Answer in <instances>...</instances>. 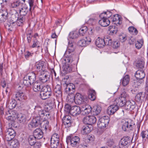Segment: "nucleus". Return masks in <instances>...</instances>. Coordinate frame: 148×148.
Segmentation results:
<instances>
[{
  "mask_svg": "<svg viewBox=\"0 0 148 148\" xmlns=\"http://www.w3.org/2000/svg\"><path fill=\"white\" fill-rule=\"evenodd\" d=\"M36 75H37L36 72L35 73L31 72L27 73L24 77L23 82L24 85L28 86L34 83L36 79Z\"/></svg>",
  "mask_w": 148,
  "mask_h": 148,
  "instance_id": "obj_1",
  "label": "nucleus"
},
{
  "mask_svg": "<svg viewBox=\"0 0 148 148\" xmlns=\"http://www.w3.org/2000/svg\"><path fill=\"white\" fill-rule=\"evenodd\" d=\"M66 87L65 88V92L68 94L67 97L69 100H70L71 102H75V95L73 94L75 91V87L72 83L69 84H65Z\"/></svg>",
  "mask_w": 148,
  "mask_h": 148,
  "instance_id": "obj_2",
  "label": "nucleus"
},
{
  "mask_svg": "<svg viewBox=\"0 0 148 148\" xmlns=\"http://www.w3.org/2000/svg\"><path fill=\"white\" fill-rule=\"evenodd\" d=\"M34 109L38 116L37 117H40L41 119L47 120L50 118L49 112L42 110L40 106L38 105L36 106Z\"/></svg>",
  "mask_w": 148,
  "mask_h": 148,
  "instance_id": "obj_3",
  "label": "nucleus"
},
{
  "mask_svg": "<svg viewBox=\"0 0 148 148\" xmlns=\"http://www.w3.org/2000/svg\"><path fill=\"white\" fill-rule=\"evenodd\" d=\"M52 94L50 87L48 85L43 86L40 93V97L43 100H45L49 98Z\"/></svg>",
  "mask_w": 148,
  "mask_h": 148,
  "instance_id": "obj_4",
  "label": "nucleus"
},
{
  "mask_svg": "<svg viewBox=\"0 0 148 148\" xmlns=\"http://www.w3.org/2000/svg\"><path fill=\"white\" fill-rule=\"evenodd\" d=\"M80 138L78 136H69L66 138V142L67 144L73 147H75L79 144Z\"/></svg>",
  "mask_w": 148,
  "mask_h": 148,
  "instance_id": "obj_5",
  "label": "nucleus"
},
{
  "mask_svg": "<svg viewBox=\"0 0 148 148\" xmlns=\"http://www.w3.org/2000/svg\"><path fill=\"white\" fill-rule=\"evenodd\" d=\"M35 66L36 68V72L37 73V74H40L44 73L46 68L45 63L41 61L36 62Z\"/></svg>",
  "mask_w": 148,
  "mask_h": 148,
  "instance_id": "obj_6",
  "label": "nucleus"
},
{
  "mask_svg": "<svg viewBox=\"0 0 148 148\" xmlns=\"http://www.w3.org/2000/svg\"><path fill=\"white\" fill-rule=\"evenodd\" d=\"M109 121L108 116H103L100 118L98 120L97 124L99 128H103L108 125Z\"/></svg>",
  "mask_w": 148,
  "mask_h": 148,
  "instance_id": "obj_7",
  "label": "nucleus"
},
{
  "mask_svg": "<svg viewBox=\"0 0 148 148\" xmlns=\"http://www.w3.org/2000/svg\"><path fill=\"white\" fill-rule=\"evenodd\" d=\"M59 136L57 134H54L51 139V148H56L59 144Z\"/></svg>",
  "mask_w": 148,
  "mask_h": 148,
  "instance_id": "obj_8",
  "label": "nucleus"
},
{
  "mask_svg": "<svg viewBox=\"0 0 148 148\" xmlns=\"http://www.w3.org/2000/svg\"><path fill=\"white\" fill-rule=\"evenodd\" d=\"M13 96L16 100L21 101H23L27 98L25 93L21 90L17 91L15 92L13 95Z\"/></svg>",
  "mask_w": 148,
  "mask_h": 148,
  "instance_id": "obj_9",
  "label": "nucleus"
},
{
  "mask_svg": "<svg viewBox=\"0 0 148 148\" xmlns=\"http://www.w3.org/2000/svg\"><path fill=\"white\" fill-rule=\"evenodd\" d=\"M108 43L105 42V40L103 39L98 37L95 41V44L96 46L99 48H103L105 45H110L111 44L112 40L109 39Z\"/></svg>",
  "mask_w": 148,
  "mask_h": 148,
  "instance_id": "obj_10",
  "label": "nucleus"
},
{
  "mask_svg": "<svg viewBox=\"0 0 148 148\" xmlns=\"http://www.w3.org/2000/svg\"><path fill=\"white\" fill-rule=\"evenodd\" d=\"M15 135V132L12 128H8L6 132L5 139L8 141H10Z\"/></svg>",
  "mask_w": 148,
  "mask_h": 148,
  "instance_id": "obj_11",
  "label": "nucleus"
},
{
  "mask_svg": "<svg viewBox=\"0 0 148 148\" xmlns=\"http://www.w3.org/2000/svg\"><path fill=\"white\" fill-rule=\"evenodd\" d=\"M96 121V118L93 116H86L83 119V122L84 123L90 125L95 123Z\"/></svg>",
  "mask_w": 148,
  "mask_h": 148,
  "instance_id": "obj_12",
  "label": "nucleus"
},
{
  "mask_svg": "<svg viewBox=\"0 0 148 148\" xmlns=\"http://www.w3.org/2000/svg\"><path fill=\"white\" fill-rule=\"evenodd\" d=\"M130 137L128 136L124 137L121 138L119 143V146L120 148H127L128 143L130 142Z\"/></svg>",
  "mask_w": 148,
  "mask_h": 148,
  "instance_id": "obj_13",
  "label": "nucleus"
},
{
  "mask_svg": "<svg viewBox=\"0 0 148 148\" xmlns=\"http://www.w3.org/2000/svg\"><path fill=\"white\" fill-rule=\"evenodd\" d=\"M101 18L99 21V23L101 26L103 27L108 26L110 24V21L108 18L103 16V14H101L99 16Z\"/></svg>",
  "mask_w": 148,
  "mask_h": 148,
  "instance_id": "obj_14",
  "label": "nucleus"
},
{
  "mask_svg": "<svg viewBox=\"0 0 148 148\" xmlns=\"http://www.w3.org/2000/svg\"><path fill=\"white\" fill-rule=\"evenodd\" d=\"M81 112V109L80 107L77 106H75L71 107L70 113L73 116H76L79 115Z\"/></svg>",
  "mask_w": 148,
  "mask_h": 148,
  "instance_id": "obj_15",
  "label": "nucleus"
},
{
  "mask_svg": "<svg viewBox=\"0 0 148 148\" xmlns=\"http://www.w3.org/2000/svg\"><path fill=\"white\" fill-rule=\"evenodd\" d=\"M91 42V40L89 37H86L84 39H82L78 41V45L81 47H85L89 45Z\"/></svg>",
  "mask_w": 148,
  "mask_h": 148,
  "instance_id": "obj_16",
  "label": "nucleus"
},
{
  "mask_svg": "<svg viewBox=\"0 0 148 148\" xmlns=\"http://www.w3.org/2000/svg\"><path fill=\"white\" fill-rule=\"evenodd\" d=\"M119 109V106L115 103L109 106L107 110V113L109 115H112L114 113Z\"/></svg>",
  "mask_w": 148,
  "mask_h": 148,
  "instance_id": "obj_17",
  "label": "nucleus"
},
{
  "mask_svg": "<svg viewBox=\"0 0 148 148\" xmlns=\"http://www.w3.org/2000/svg\"><path fill=\"white\" fill-rule=\"evenodd\" d=\"M40 121L38 117L34 118L31 122L28 124L29 128L36 127L40 124Z\"/></svg>",
  "mask_w": 148,
  "mask_h": 148,
  "instance_id": "obj_18",
  "label": "nucleus"
},
{
  "mask_svg": "<svg viewBox=\"0 0 148 148\" xmlns=\"http://www.w3.org/2000/svg\"><path fill=\"white\" fill-rule=\"evenodd\" d=\"M92 110L91 107L88 105L86 104L82 106L81 112L83 115L88 114L90 113Z\"/></svg>",
  "mask_w": 148,
  "mask_h": 148,
  "instance_id": "obj_19",
  "label": "nucleus"
},
{
  "mask_svg": "<svg viewBox=\"0 0 148 148\" xmlns=\"http://www.w3.org/2000/svg\"><path fill=\"white\" fill-rule=\"evenodd\" d=\"M110 19L113 23L118 25H120L121 23V19L118 14H116L111 17Z\"/></svg>",
  "mask_w": 148,
  "mask_h": 148,
  "instance_id": "obj_20",
  "label": "nucleus"
},
{
  "mask_svg": "<svg viewBox=\"0 0 148 148\" xmlns=\"http://www.w3.org/2000/svg\"><path fill=\"white\" fill-rule=\"evenodd\" d=\"M136 107L135 102L133 101H127L125 108L126 110L132 111L134 110Z\"/></svg>",
  "mask_w": 148,
  "mask_h": 148,
  "instance_id": "obj_21",
  "label": "nucleus"
},
{
  "mask_svg": "<svg viewBox=\"0 0 148 148\" xmlns=\"http://www.w3.org/2000/svg\"><path fill=\"white\" fill-rule=\"evenodd\" d=\"M127 101L126 99L119 97L116 99L115 101V103L119 107H124L125 106Z\"/></svg>",
  "mask_w": 148,
  "mask_h": 148,
  "instance_id": "obj_22",
  "label": "nucleus"
},
{
  "mask_svg": "<svg viewBox=\"0 0 148 148\" xmlns=\"http://www.w3.org/2000/svg\"><path fill=\"white\" fill-rule=\"evenodd\" d=\"M33 84V90L35 92H41L43 86L40 83L37 82H36L32 84Z\"/></svg>",
  "mask_w": 148,
  "mask_h": 148,
  "instance_id": "obj_23",
  "label": "nucleus"
},
{
  "mask_svg": "<svg viewBox=\"0 0 148 148\" xmlns=\"http://www.w3.org/2000/svg\"><path fill=\"white\" fill-rule=\"evenodd\" d=\"M92 125H90L88 124L83 126L81 130V133L83 134H87L89 133L92 130Z\"/></svg>",
  "mask_w": 148,
  "mask_h": 148,
  "instance_id": "obj_24",
  "label": "nucleus"
},
{
  "mask_svg": "<svg viewBox=\"0 0 148 148\" xmlns=\"http://www.w3.org/2000/svg\"><path fill=\"white\" fill-rule=\"evenodd\" d=\"M43 134L42 131L40 128L36 129L33 132V135L37 139H39L42 138Z\"/></svg>",
  "mask_w": 148,
  "mask_h": 148,
  "instance_id": "obj_25",
  "label": "nucleus"
},
{
  "mask_svg": "<svg viewBox=\"0 0 148 148\" xmlns=\"http://www.w3.org/2000/svg\"><path fill=\"white\" fill-rule=\"evenodd\" d=\"M8 13L6 10L0 11V21L4 22L7 18Z\"/></svg>",
  "mask_w": 148,
  "mask_h": 148,
  "instance_id": "obj_26",
  "label": "nucleus"
},
{
  "mask_svg": "<svg viewBox=\"0 0 148 148\" xmlns=\"http://www.w3.org/2000/svg\"><path fill=\"white\" fill-rule=\"evenodd\" d=\"M37 75L39 76L40 80L42 83H45L48 80L49 78V76L45 73L44 72L40 74H37Z\"/></svg>",
  "mask_w": 148,
  "mask_h": 148,
  "instance_id": "obj_27",
  "label": "nucleus"
},
{
  "mask_svg": "<svg viewBox=\"0 0 148 148\" xmlns=\"http://www.w3.org/2000/svg\"><path fill=\"white\" fill-rule=\"evenodd\" d=\"M71 117L70 116H66L64 117L62 119L63 123L66 127H69L71 126Z\"/></svg>",
  "mask_w": 148,
  "mask_h": 148,
  "instance_id": "obj_28",
  "label": "nucleus"
},
{
  "mask_svg": "<svg viewBox=\"0 0 148 148\" xmlns=\"http://www.w3.org/2000/svg\"><path fill=\"white\" fill-rule=\"evenodd\" d=\"M83 96L81 94L78 93L75 95V103L77 104H82L83 102Z\"/></svg>",
  "mask_w": 148,
  "mask_h": 148,
  "instance_id": "obj_29",
  "label": "nucleus"
},
{
  "mask_svg": "<svg viewBox=\"0 0 148 148\" xmlns=\"http://www.w3.org/2000/svg\"><path fill=\"white\" fill-rule=\"evenodd\" d=\"M101 107L98 104L95 105L93 107L92 110L95 115L99 114L101 110Z\"/></svg>",
  "mask_w": 148,
  "mask_h": 148,
  "instance_id": "obj_30",
  "label": "nucleus"
},
{
  "mask_svg": "<svg viewBox=\"0 0 148 148\" xmlns=\"http://www.w3.org/2000/svg\"><path fill=\"white\" fill-rule=\"evenodd\" d=\"M55 95L56 97H61L62 96L61 87L60 85L57 84L54 89Z\"/></svg>",
  "mask_w": 148,
  "mask_h": 148,
  "instance_id": "obj_31",
  "label": "nucleus"
},
{
  "mask_svg": "<svg viewBox=\"0 0 148 148\" xmlns=\"http://www.w3.org/2000/svg\"><path fill=\"white\" fill-rule=\"evenodd\" d=\"M132 128V125L128 121H125L123 124L122 129L124 131L131 130Z\"/></svg>",
  "mask_w": 148,
  "mask_h": 148,
  "instance_id": "obj_32",
  "label": "nucleus"
},
{
  "mask_svg": "<svg viewBox=\"0 0 148 148\" xmlns=\"http://www.w3.org/2000/svg\"><path fill=\"white\" fill-rule=\"evenodd\" d=\"M63 73L66 74L71 72L72 71L71 67L69 64L66 63H64L62 67Z\"/></svg>",
  "mask_w": 148,
  "mask_h": 148,
  "instance_id": "obj_33",
  "label": "nucleus"
},
{
  "mask_svg": "<svg viewBox=\"0 0 148 148\" xmlns=\"http://www.w3.org/2000/svg\"><path fill=\"white\" fill-rule=\"evenodd\" d=\"M28 11V9L27 6V5H25L21 8V9L19 10L20 16L25 17V16L27 14Z\"/></svg>",
  "mask_w": 148,
  "mask_h": 148,
  "instance_id": "obj_34",
  "label": "nucleus"
},
{
  "mask_svg": "<svg viewBox=\"0 0 148 148\" xmlns=\"http://www.w3.org/2000/svg\"><path fill=\"white\" fill-rule=\"evenodd\" d=\"M17 118L18 121L20 123H24L26 121V119L25 115L22 113L18 114Z\"/></svg>",
  "mask_w": 148,
  "mask_h": 148,
  "instance_id": "obj_35",
  "label": "nucleus"
},
{
  "mask_svg": "<svg viewBox=\"0 0 148 148\" xmlns=\"http://www.w3.org/2000/svg\"><path fill=\"white\" fill-rule=\"evenodd\" d=\"M130 77L129 75H125L123 78L121 80L120 83L123 86H127L130 82Z\"/></svg>",
  "mask_w": 148,
  "mask_h": 148,
  "instance_id": "obj_36",
  "label": "nucleus"
},
{
  "mask_svg": "<svg viewBox=\"0 0 148 148\" xmlns=\"http://www.w3.org/2000/svg\"><path fill=\"white\" fill-rule=\"evenodd\" d=\"M135 77L137 79H143L145 76V74L143 70H138L135 73Z\"/></svg>",
  "mask_w": 148,
  "mask_h": 148,
  "instance_id": "obj_37",
  "label": "nucleus"
},
{
  "mask_svg": "<svg viewBox=\"0 0 148 148\" xmlns=\"http://www.w3.org/2000/svg\"><path fill=\"white\" fill-rule=\"evenodd\" d=\"M144 64V60L142 58L138 59L136 62V66L138 68L140 69L143 68Z\"/></svg>",
  "mask_w": 148,
  "mask_h": 148,
  "instance_id": "obj_38",
  "label": "nucleus"
},
{
  "mask_svg": "<svg viewBox=\"0 0 148 148\" xmlns=\"http://www.w3.org/2000/svg\"><path fill=\"white\" fill-rule=\"evenodd\" d=\"M79 36L78 32L76 31H72L69 34L68 40L69 39H74L78 38Z\"/></svg>",
  "mask_w": 148,
  "mask_h": 148,
  "instance_id": "obj_39",
  "label": "nucleus"
},
{
  "mask_svg": "<svg viewBox=\"0 0 148 148\" xmlns=\"http://www.w3.org/2000/svg\"><path fill=\"white\" fill-rule=\"evenodd\" d=\"M95 92L94 90L90 89L88 91V97L92 101L94 100L96 98Z\"/></svg>",
  "mask_w": 148,
  "mask_h": 148,
  "instance_id": "obj_40",
  "label": "nucleus"
},
{
  "mask_svg": "<svg viewBox=\"0 0 148 148\" xmlns=\"http://www.w3.org/2000/svg\"><path fill=\"white\" fill-rule=\"evenodd\" d=\"M37 138L34 135H30L28 138L29 144L31 146H33L36 142Z\"/></svg>",
  "mask_w": 148,
  "mask_h": 148,
  "instance_id": "obj_41",
  "label": "nucleus"
},
{
  "mask_svg": "<svg viewBox=\"0 0 148 148\" xmlns=\"http://www.w3.org/2000/svg\"><path fill=\"white\" fill-rule=\"evenodd\" d=\"M144 43V40L143 38L138 40L135 43L136 48L137 49H140L142 47Z\"/></svg>",
  "mask_w": 148,
  "mask_h": 148,
  "instance_id": "obj_42",
  "label": "nucleus"
},
{
  "mask_svg": "<svg viewBox=\"0 0 148 148\" xmlns=\"http://www.w3.org/2000/svg\"><path fill=\"white\" fill-rule=\"evenodd\" d=\"M21 5L20 1L19 0H16L11 3V6L12 8H18Z\"/></svg>",
  "mask_w": 148,
  "mask_h": 148,
  "instance_id": "obj_43",
  "label": "nucleus"
},
{
  "mask_svg": "<svg viewBox=\"0 0 148 148\" xmlns=\"http://www.w3.org/2000/svg\"><path fill=\"white\" fill-rule=\"evenodd\" d=\"M87 27L86 26H84L80 28L78 32L79 33V35L80 36H83L87 31Z\"/></svg>",
  "mask_w": 148,
  "mask_h": 148,
  "instance_id": "obj_44",
  "label": "nucleus"
},
{
  "mask_svg": "<svg viewBox=\"0 0 148 148\" xmlns=\"http://www.w3.org/2000/svg\"><path fill=\"white\" fill-rule=\"evenodd\" d=\"M129 32L134 35H136L138 33V31L136 28L133 26L130 27L128 28Z\"/></svg>",
  "mask_w": 148,
  "mask_h": 148,
  "instance_id": "obj_45",
  "label": "nucleus"
},
{
  "mask_svg": "<svg viewBox=\"0 0 148 148\" xmlns=\"http://www.w3.org/2000/svg\"><path fill=\"white\" fill-rule=\"evenodd\" d=\"M10 145L12 146L13 148H16L19 145V143L17 140L15 139L10 141Z\"/></svg>",
  "mask_w": 148,
  "mask_h": 148,
  "instance_id": "obj_46",
  "label": "nucleus"
},
{
  "mask_svg": "<svg viewBox=\"0 0 148 148\" xmlns=\"http://www.w3.org/2000/svg\"><path fill=\"white\" fill-rule=\"evenodd\" d=\"M25 17L20 16V17L18 18L17 21V25L19 26L21 25L23 22L25 21Z\"/></svg>",
  "mask_w": 148,
  "mask_h": 148,
  "instance_id": "obj_47",
  "label": "nucleus"
},
{
  "mask_svg": "<svg viewBox=\"0 0 148 148\" xmlns=\"http://www.w3.org/2000/svg\"><path fill=\"white\" fill-rule=\"evenodd\" d=\"M34 2V0H28V3L30 6L29 10L30 11H31L32 10H34L35 7Z\"/></svg>",
  "mask_w": 148,
  "mask_h": 148,
  "instance_id": "obj_48",
  "label": "nucleus"
},
{
  "mask_svg": "<svg viewBox=\"0 0 148 148\" xmlns=\"http://www.w3.org/2000/svg\"><path fill=\"white\" fill-rule=\"evenodd\" d=\"M127 39V35L123 34L119 36V40L122 42H125Z\"/></svg>",
  "mask_w": 148,
  "mask_h": 148,
  "instance_id": "obj_49",
  "label": "nucleus"
},
{
  "mask_svg": "<svg viewBox=\"0 0 148 148\" xmlns=\"http://www.w3.org/2000/svg\"><path fill=\"white\" fill-rule=\"evenodd\" d=\"M101 14H103V16L104 17L106 18H109L110 17H111L112 16V13L110 11H107L106 12H104L103 13H101Z\"/></svg>",
  "mask_w": 148,
  "mask_h": 148,
  "instance_id": "obj_50",
  "label": "nucleus"
},
{
  "mask_svg": "<svg viewBox=\"0 0 148 148\" xmlns=\"http://www.w3.org/2000/svg\"><path fill=\"white\" fill-rule=\"evenodd\" d=\"M140 135L143 138H148V131L147 130L143 131L141 132Z\"/></svg>",
  "mask_w": 148,
  "mask_h": 148,
  "instance_id": "obj_51",
  "label": "nucleus"
},
{
  "mask_svg": "<svg viewBox=\"0 0 148 148\" xmlns=\"http://www.w3.org/2000/svg\"><path fill=\"white\" fill-rule=\"evenodd\" d=\"M97 18V17L96 16L94 18H90L88 21V22L92 25H94L95 23Z\"/></svg>",
  "mask_w": 148,
  "mask_h": 148,
  "instance_id": "obj_52",
  "label": "nucleus"
},
{
  "mask_svg": "<svg viewBox=\"0 0 148 148\" xmlns=\"http://www.w3.org/2000/svg\"><path fill=\"white\" fill-rule=\"evenodd\" d=\"M144 97L142 96V93L139 92L136 95L135 99L137 101H139L142 100V98H143Z\"/></svg>",
  "mask_w": 148,
  "mask_h": 148,
  "instance_id": "obj_53",
  "label": "nucleus"
},
{
  "mask_svg": "<svg viewBox=\"0 0 148 148\" xmlns=\"http://www.w3.org/2000/svg\"><path fill=\"white\" fill-rule=\"evenodd\" d=\"M112 45L113 48L117 49L120 46V44L119 41H114L112 42Z\"/></svg>",
  "mask_w": 148,
  "mask_h": 148,
  "instance_id": "obj_54",
  "label": "nucleus"
},
{
  "mask_svg": "<svg viewBox=\"0 0 148 148\" xmlns=\"http://www.w3.org/2000/svg\"><path fill=\"white\" fill-rule=\"evenodd\" d=\"M128 94L126 91H124L122 92L121 95V96L119 97L121 98H123L125 99H126L127 98H128Z\"/></svg>",
  "mask_w": 148,
  "mask_h": 148,
  "instance_id": "obj_55",
  "label": "nucleus"
},
{
  "mask_svg": "<svg viewBox=\"0 0 148 148\" xmlns=\"http://www.w3.org/2000/svg\"><path fill=\"white\" fill-rule=\"evenodd\" d=\"M14 23V22H11V23H8L6 26L8 30L12 31L13 29V24Z\"/></svg>",
  "mask_w": 148,
  "mask_h": 148,
  "instance_id": "obj_56",
  "label": "nucleus"
},
{
  "mask_svg": "<svg viewBox=\"0 0 148 148\" xmlns=\"http://www.w3.org/2000/svg\"><path fill=\"white\" fill-rule=\"evenodd\" d=\"M67 48H68L69 49H71L72 51H74V48L73 47V43L72 41H69Z\"/></svg>",
  "mask_w": 148,
  "mask_h": 148,
  "instance_id": "obj_57",
  "label": "nucleus"
},
{
  "mask_svg": "<svg viewBox=\"0 0 148 148\" xmlns=\"http://www.w3.org/2000/svg\"><path fill=\"white\" fill-rule=\"evenodd\" d=\"M64 58V61L67 62L71 63L72 62L73 60L71 58V56H65Z\"/></svg>",
  "mask_w": 148,
  "mask_h": 148,
  "instance_id": "obj_58",
  "label": "nucleus"
},
{
  "mask_svg": "<svg viewBox=\"0 0 148 148\" xmlns=\"http://www.w3.org/2000/svg\"><path fill=\"white\" fill-rule=\"evenodd\" d=\"M88 146V145L86 143H81L77 146V148H87Z\"/></svg>",
  "mask_w": 148,
  "mask_h": 148,
  "instance_id": "obj_59",
  "label": "nucleus"
},
{
  "mask_svg": "<svg viewBox=\"0 0 148 148\" xmlns=\"http://www.w3.org/2000/svg\"><path fill=\"white\" fill-rule=\"evenodd\" d=\"M33 45L32 46V48H34L36 47L38 43V40L36 39H35L33 41Z\"/></svg>",
  "mask_w": 148,
  "mask_h": 148,
  "instance_id": "obj_60",
  "label": "nucleus"
},
{
  "mask_svg": "<svg viewBox=\"0 0 148 148\" xmlns=\"http://www.w3.org/2000/svg\"><path fill=\"white\" fill-rule=\"evenodd\" d=\"M45 124L43 125V127L45 130H47L49 127V122L47 121L46 120H45Z\"/></svg>",
  "mask_w": 148,
  "mask_h": 148,
  "instance_id": "obj_61",
  "label": "nucleus"
},
{
  "mask_svg": "<svg viewBox=\"0 0 148 148\" xmlns=\"http://www.w3.org/2000/svg\"><path fill=\"white\" fill-rule=\"evenodd\" d=\"M41 144L40 143L36 141V143L33 145L34 148H39L41 146Z\"/></svg>",
  "mask_w": 148,
  "mask_h": 148,
  "instance_id": "obj_62",
  "label": "nucleus"
},
{
  "mask_svg": "<svg viewBox=\"0 0 148 148\" xmlns=\"http://www.w3.org/2000/svg\"><path fill=\"white\" fill-rule=\"evenodd\" d=\"M71 107L70 106L69 104H66L65 106V110L67 112H70L71 109Z\"/></svg>",
  "mask_w": 148,
  "mask_h": 148,
  "instance_id": "obj_63",
  "label": "nucleus"
},
{
  "mask_svg": "<svg viewBox=\"0 0 148 148\" xmlns=\"http://www.w3.org/2000/svg\"><path fill=\"white\" fill-rule=\"evenodd\" d=\"M135 42V39L133 38H131L130 40L129 43L130 45L134 44Z\"/></svg>",
  "mask_w": 148,
  "mask_h": 148,
  "instance_id": "obj_64",
  "label": "nucleus"
}]
</instances>
